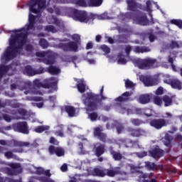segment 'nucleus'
Listing matches in <instances>:
<instances>
[{
	"mask_svg": "<svg viewBox=\"0 0 182 182\" xmlns=\"http://www.w3.org/2000/svg\"><path fill=\"white\" fill-rule=\"evenodd\" d=\"M31 31H34L33 24L29 23L26 29L15 30L11 33V38L9 40V46L6 48L4 53L1 55V60L4 62H9L18 55H22V48L26 46L27 35L31 33Z\"/></svg>",
	"mask_w": 182,
	"mask_h": 182,
	"instance_id": "1",
	"label": "nucleus"
},
{
	"mask_svg": "<svg viewBox=\"0 0 182 182\" xmlns=\"http://www.w3.org/2000/svg\"><path fill=\"white\" fill-rule=\"evenodd\" d=\"M56 85H58V80L55 77H51L44 80V83L41 82L39 80H35L33 81V85H31V82H16V84L11 85V90L15 89H19V90H24L25 95H43V92H41L38 89L43 87L44 89L52 88L54 90L58 89Z\"/></svg>",
	"mask_w": 182,
	"mask_h": 182,
	"instance_id": "2",
	"label": "nucleus"
},
{
	"mask_svg": "<svg viewBox=\"0 0 182 182\" xmlns=\"http://www.w3.org/2000/svg\"><path fill=\"white\" fill-rule=\"evenodd\" d=\"M46 1H48V5L50 6L47 9L48 12H50V14H53L54 10L58 14V9L53 5V2L55 4H65V1L63 0H55V1L53 0H30L28 4L29 11L36 16L31 14L28 15L29 23H36L38 21L41 22L42 20L41 16H42V13L46 7Z\"/></svg>",
	"mask_w": 182,
	"mask_h": 182,
	"instance_id": "3",
	"label": "nucleus"
},
{
	"mask_svg": "<svg viewBox=\"0 0 182 182\" xmlns=\"http://www.w3.org/2000/svg\"><path fill=\"white\" fill-rule=\"evenodd\" d=\"M96 99H97V95L92 92L84 94L82 97V100L86 106L88 117L92 122L97 120V114L96 112H92L97 109V100Z\"/></svg>",
	"mask_w": 182,
	"mask_h": 182,
	"instance_id": "4",
	"label": "nucleus"
},
{
	"mask_svg": "<svg viewBox=\"0 0 182 182\" xmlns=\"http://www.w3.org/2000/svg\"><path fill=\"white\" fill-rule=\"evenodd\" d=\"M11 114H13V117L9 116L8 114H3L4 120H5V122H11V120H14V119H16V120H19L21 119H28V120H30V122L32 123L36 122V119H35V113H28V112L23 109H18L17 112L12 111Z\"/></svg>",
	"mask_w": 182,
	"mask_h": 182,
	"instance_id": "5",
	"label": "nucleus"
},
{
	"mask_svg": "<svg viewBox=\"0 0 182 182\" xmlns=\"http://www.w3.org/2000/svg\"><path fill=\"white\" fill-rule=\"evenodd\" d=\"M28 170L33 174H38L36 179L41 182H55V181L49 178L50 177V170H43L41 167H36L33 165L28 164Z\"/></svg>",
	"mask_w": 182,
	"mask_h": 182,
	"instance_id": "6",
	"label": "nucleus"
},
{
	"mask_svg": "<svg viewBox=\"0 0 182 182\" xmlns=\"http://www.w3.org/2000/svg\"><path fill=\"white\" fill-rule=\"evenodd\" d=\"M132 49L135 52V53H144L146 52H150L151 49L149 47H139L136 46L132 48V46H125L126 56L119 54L117 56V63L118 65H125L127 63V58H129V53H130Z\"/></svg>",
	"mask_w": 182,
	"mask_h": 182,
	"instance_id": "7",
	"label": "nucleus"
},
{
	"mask_svg": "<svg viewBox=\"0 0 182 182\" xmlns=\"http://www.w3.org/2000/svg\"><path fill=\"white\" fill-rule=\"evenodd\" d=\"M71 38L74 42H70L67 44L61 43L58 46H55V48H60L65 52H77L80 45V35L73 34L71 36Z\"/></svg>",
	"mask_w": 182,
	"mask_h": 182,
	"instance_id": "8",
	"label": "nucleus"
},
{
	"mask_svg": "<svg viewBox=\"0 0 182 182\" xmlns=\"http://www.w3.org/2000/svg\"><path fill=\"white\" fill-rule=\"evenodd\" d=\"M88 172V176H97L98 177H105V176H108V177H114L117 174H126L124 172H120V168L116 167L114 169H100L95 168L92 171L87 169Z\"/></svg>",
	"mask_w": 182,
	"mask_h": 182,
	"instance_id": "9",
	"label": "nucleus"
},
{
	"mask_svg": "<svg viewBox=\"0 0 182 182\" xmlns=\"http://www.w3.org/2000/svg\"><path fill=\"white\" fill-rule=\"evenodd\" d=\"M132 62L135 66L139 69H150V68H157V61L153 58H134Z\"/></svg>",
	"mask_w": 182,
	"mask_h": 182,
	"instance_id": "10",
	"label": "nucleus"
},
{
	"mask_svg": "<svg viewBox=\"0 0 182 182\" xmlns=\"http://www.w3.org/2000/svg\"><path fill=\"white\" fill-rule=\"evenodd\" d=\"M37 58L46 65H53L56 54L52 51H40L36 53Z\"/></svg>",
	"mask_w": 182,
	"mask_h": 182,
	"instance_id": "11",
	"label": "nucleus"
},
{
	"mask_svg": "<svg viewBox=\"0 0 182 182\" xmlns=\"http://www.w3.org/2000/svg\"><path fill=\"white\" fill-rule=\"evenodd\" d=\"M0 144L1 146H9L10 147H20L19 149L14 151L17 153H23V147H28L30 145L29 142L16 141L15 139L11 141L0 140Z\"/></svg>",
	"mask_w": 182,
	"mask_h": 182,
	"instance_id": "12",
	"label": "nucleus"
},
{
	"mask_svg": "<svg viewBox=\"0 0 182 182\" xmlns=\"http://www.w3.org/2000/svg\"><path fill=\"white\" fill-rule=\"evenodd\" d=\"M70 16L74 19V21H77L78 22H84L87 23L90 21L89 16H87V13L83 11H78L77 9H73L70 10Z\"/></svg>",
	"mask_w": 182,
	"mask_h": 182,
	"instance_id": "13",
	"label": "nucleus"
},
{
	"mask_svg": "<svg viewBox=\"0 0 182 182\" xmlns=\"http://www.w3.org/2000/svg\"><path fill=\"white\" fill-rule=\"evenodd\" d=\"M6 165L9 166L11 169L8 168H1V171L2 173L8 174V176H17V174L22 173V167H21V164L16 163H7Z\"/></svg>",
	"mask_w": 182,
	"mask_h": 182,
	"instance_id": "14",
	"label": "nucleus"
},
{
	"mask_svg": "<svg viewBox=\"0 0 182 182\" xmlns=\"http://www.w3.org/2000/svg\"><path fill=\"white\" fill-rule=\"evenodd\" d=\"M13 129L14 132H18V133H23V134H29V128L28 127V124L26 122H18L13 124L12 126L5 127V130H11Z\"/></svg>",
	"mask_w": 182,
	"mask_h": 182,
	"instance_id": "15",
	"label": "nucleus"
},
{
	"mask_svg": "<svg viewBox=\"0 0 182 182\" xmlns=\"http://www.w3.org/2000/svg\"><path fill=\"white\" fill-rule=\"evenodd\" d=\"M76 5L79 6H100L102 4H103V0H88L87 2L85 1V0H77L75 2Z\"/></svg>",
	"mask_w": 182,
	"mask_h": 182,
	"instance_id": "16",
	"label": "nucleus"
},
{
	"mask_svg": "<svg viewBox=\"0 0 182 182\" xmlns=\"http://www.w3.org/2000/svg\"><path fill=\"white\" fill-rule=\"evenodd\" d=\"M16 66V64H12L11 65L9 66L0 65V79L4 77V75L7 74L9 76L13 75Z\"/></svg>",
	"mask_w": 182,
	"mask_h": 182,
	"instance_id": "17",
	"label": "nucleus"
},
{
	"mask_svg": "<svg viewBox=\"0 0 182 182\" xmlns=\"http://www.w3.org/2000/svg\"><path fill=\"white\" fill-rule=\"evenodd\" d=\"M139 80L142 83H144V86H156V85H159V79L151 78V77L139 75Z\"/></svg>",
	"mask_w": 182,
	"mask_h": 182,
	"instance_id": "18",
	"label": "nucleus"
},
{
	"mask_svg": "<svg viewBox=\"0 0 182 182\" xmlns=\"http://www.w3.org/2000/svg\"><path fill=\"white\" fill-rule=\"evenodd\" d=\"M125 18L124 19H133L134 22H138L139 23H149V20L145 15L142 16H133L129 13L124 15Z\"/></svg>",
	"mask_w": 182,
	"mask_h": 182,
	"instance_id": "19",
	"label": "nucleus"
},
{
	"mask_svg": "<svg viewBox=\"0 0 182 182\" xmlns=\"http://www.w3.org/2000/svg\"><path fill=\"white\" fill-rule=\"evenodd\" d=\"M44 70L43 68H40L38 70L32 69L31 66H26L24 70H23V75H26L27 76H35V75H41V73H43Z\"/></svg>",
	"mask_w": 182,
	"mask_h": 182,
	"instance_id": "20",
	"label": "nucleus"
},
{
	"mask_svg": "<svg viewBox=\"0 0 182 182\" xmlns=\"http://www.w3.org/2000/svg\"><path fill=\"white\" fill-rule=\"evenodd\" d=\"M149 124L152 127H154L155 129H157L159 130L161 129V127H164V126H167V122H166V120L163 119H152L149 122Z\"/></svg>",
	"mask_w": 182,
	"mask_h": 182,
	"instance_id": "21",
	"label": "nucleus"
},
{
	"mask_svg": "<svg viewBox=\"0 0 182 182\" xmlns=\"http://www.w3.org/2000/svg\"><path fill=\"white\" fill-rule=\"evenodd\" d=\"M48 151L50 154H56L58 157H62V156H65V151H63V149L60 147H55L53 146H50L48 148Z\"/></svg>",
	"mask_w": 182,
	"mask_h": 182,
	"instance_id": "22",
	"label": "nucleus"
},
{
	"mask_svg": "<svg viewBox=\"0 0 182 182\" xmlns=\"http://www.w3.org/2000/svg\"><path fill=\"white\" fill-rule=\"evenodd\" d=\"M164 83H167V85H171V87L173 89H178V90H181V82L178 80H164Z\"/></svg>",
	"mask_w": 182,
	"mask_h": 182,
	"instance_id": "23",
	"label": "nucleus"
},
{
	"mask_svg": "<svg viewBox=\"0 0 182 182\" xmlns=\"http://www.w3.org/2000/svg\"><path fill=\"white\" fill-rule=\"evenodd\" d=\"M149 156L154 159H160V157L164 156V151L156 148V149L149 151Z\"/></svg>",
	"mask_w": 182,
	"mask_h": 182,
	"instance_id": "24",
	"label": "nucleus"
},
{
	"mask_svg": "<svg viewBox=\"0 0 182 182\" xmlns=\"http://www.w3.org/2000/svg\"><path fill=\"white\" fill-rule=\"evenodd\" d=\"M153 95L151 94H144L139 96L138 102L141 103V105H147V103H150V100Z\"/></svg>",
	"mask_w": 182,
	"mask_h": 182,
	"instance_id": "25",
	"label": "nucleus"
},
{
	"mask_svg": "<svg viewBox=\"0 0 182 182\" xmlns=\"http://www.w3.org/2000/svg\"><path fill=\"white\" fill-rule=\"evenodd\" d=\"M102 127H97L94 131V136L97 137L101 141H106V135L102 133Z\"/></svg>",
	"mask_w": 182,
	"mask_h": 182,
	"instance_id": "26",
	"label": "nucleus"
},
{
	"mask_svg": "<svg viewBox=\"0 0 182 182\" xmlns=\"http://www.w3.org/2000/svg\"><path fill=\"white\" fill-rule=\"evenodd\" d=\"M93 151L97 157H100V156H102V154L105 153V146L101 144H97L95 146Z\"/></svg>",
	"mask_w": 182,
	"mask_h": 182,
	"instance_id": "27",
	"label": "nucleus"
},
{
	"mask_svg": "<svg viewBox=\"0 0 182 182\" xmlns=\"http://www.w3.org/2000/svg\"><path fill=\"white\" fill-rule=\"evenodd\" d=\"M61 110L62 112L65 110L70 117H75V116H76V109L72 106H65L64 108H62Z\"/></svg>",
	"mask_w": 182,
	"mask_h": 182,
	"instance_id": "28",
	"label": "nucleus"
},
{
	"mask_svg": "<svg viewBox=\"0 0 182 182\" xmlns=\"http://www.w3.org/2000/svg\"><path fill=\"white\" fill-rule=\"evenodd\" d=\"M77 87L80 93H84V92L86 91V89H87V87H86V83L85 82V80L83 79L77 81Z\"/></svg>",
	"mask_w": 182,
	"mask_h": 182,
	"instance_id": "29",
	"label": "nucleus"
},
{
	"mask_svg": "<svg viewBox=\"0 0 182 182\" xmlns=\"http://www.w3.org/2000/svg\"><path fill=\"white\" fill-rule=\"evenodd\" d=\"M0 153H4L5 158L10 159H14V160H19V159L15 156L12 152L11 151H6L5 152V148L0 147Z\"/></svg>",
	"mask_w": 182,
	"mask_h": 182,
	"instance_id": "30",
	"label": "nucleus"
},
{
	"mask_svg": "<svg viewBox=\"0 0 182 182\" xmlns=\"http://www.w3.org/2000/svg\"><path fill=\"white\" fill-rule=\"evenodd\" d=\"M117 112H118L119 113H122V114L124 113L130 114V113H132V109H129L127 106L122 105V104H119L117 107Z\"/></svg>",
	"mask_w": 182,
	"mask_h": 182,
	"instance_id": "31",
	"label": "nucleus"
},
{
	"mask_svg": "<svg viewBox=\"0 0 182 182\" xmlns=\"http://www.w3.org/2000/svg\"><path fill=\"white\" fill-rule=\"evenodd\" d=\"M55 134L59 137H63V125L58 124L55 127Z\"/></svg>",
	"mask_w": 182,
	"mask_h": 182,
	"instance_id": "32",
	"label": "nucleus"
},
{
	"mask_svg": "<svg viewBox=\"0 0 182 182\" xmlns=\"http://www.w3.org/2000/svg\"><path fill=\"white\" fill-rule=\"evenodd\" d=\"M129 96H132V92H126L121 97H119L115 100L116 102H126L129 100Z\"/></svg>",
	"mask_w": 182,
	"mask_h": 182,
	"instance_id": "33",
	"label": "nucleus"
},
{
	"mask_svg": "<svg viewBox=\"0 0 182 182\" xmlns=\"http://www.w3.org/2000/svg\"><path fill=\"white\" fill-rule=\"evenodd\" d=\"M128 5V11H136V9L139 7V5L136 4L133 1L128 0L127 1Z\"/></svg>",
	"mask_w": 182,
	"mask_h": 182,
	"instance_id": "34",
	"label": "nucleus"
},
{
	"mask_svg": "<svg viewBox=\"0 0 182 182\" xmlns=\"http://www.w3.org/2000/svg\"><path fill=\"white\" fill-rule=\"evenodd\" d=\"M129 132H131V134L134 137H139L144 134V131L141 129H129Z\"/></svg>",
	"mask_w": 182,
	"mask_h": 182,
	"instance_id": "35",
	"label": "nucleus"
},
{
	"mask_svg": "<svg viewBox=\"0 0 182 182\" xmlns=\"http://www.w3.org/2000/svg\"><path fill=\"white\" fill-rule=\"evenodd\" d=\"M48 70L50 75H59L60 73V69L55 66H50Z\"/></svg>",
	"mask_w": 182,
	"mask_h": 182,
	"instance_id": "36",
	"label": "nucleus"
},
{
	"mask_svg": "<svg viewBox=\"0 0 182 182\" xmlns=\"http://www.w3.org/2000/svg\"><path fill=\"white\" fill-rule=\"evenodd\" d=\"M50 127L48 125H43V126H40L36 127L34 129V132H36V133H42L43 132H45V130H49Z\"/></svg>",
	"mask_w": 182,
	"mask_h": 182,
	"instance_id": "37",
	"label": "nucleus"
},
{
	"mask_svg": "<svg viewBox=\"0 0 182 182\" xmlns=\"http://www.w3.org/2000/svg\"><path fill=\"white\" fill-rule=\"evenodd\" d=\"M109 151L115 161L122 160V154H120V153L115 152L112 149L109 150Z\"/></svg>",
	"mask_w": 182,
	"mask_h": 182,
	"instance_id": "38",
	"label": "nucleus"
},
{
	"mask_svg": "<svg viewBox=\"0 0 182 182\" xmlns=\"http://www.w3.org/2000/svg\"><path fill=\"white\" fill-rule=\"evenodd\" d=\"M48 107H55L56 103V96H51L48 100Z\"/></svg>",
	"mask_w": 182,
	"mask_h": 182,
	"instance_id": "39",
	"label": "nucleus"
},
{
	"mask_svg": "<svg viewBox=\"0 0 182 182\" xmlns=\"http://www.w3.org/2000/svg\"><path fill=\"white\" fill-rule=\"evenodd\" d=\"M164 102L165 107H167L168 106H171V103H173V100L168 96H164L163 99Z\"/></svg>",
	"mask_w": 182,
	"mask_h": 182,
	"instance_id": "40",
	"label": "nucleus"
},
{
	"mask_svg": "<svg viewBox=\"0 0 182 182\" xmlns=\"http://www.w3.org/2000/svg\"><path fill=\"white\" fill-rule=\"evenodd\" d=\"M163 141L164 144L168 147V146H170V144L171 143V136H170L168 134H166Z\"/></svg>",
	"mask_w": 182,
	"mask_h": 182,
	"instance_id": "41",
	"label": "nucleus"
},
{
	"mask_svg": "<svg viewBox=\"0 0 182 182\" xmlns=\"http://www.w3.org/2000/svg\"><path fill=\"white\" fill-rule=\"evenodd\" d=\"M97 19H100V21H106L107 19H111L112 17L109 16L107 13H104L102 14H100L97 16Z\"/></svg>",
	"mask_w": 182,
	"mask_h": 182,
	"instance_id": "42",
	"label": "nucleus"
},
{
	"mask_svg": "<svg viewBox=\"0 0 182 182\" xmlns=\"http://www.w3.org/2000/svg\"><path fill=\"white\" fill-rule=\"evenodd\" d=\"M135 86L136 84L133 83L130 80H125V87H127V89H134Z\"/></svg>",
	"mask_w": 182,
	"mask_h": 182,
	"instance_id": "43",
	"label": "nucleus"
},
{
	"mask_svg": "<svg viewBox=\"0 0 182 182\" xmlns=\"http://www.w3.org/2000/svg\"><path fill=\"white\" fill-rule=\"evenodd\" d=\"M181 46H182V41L178 42V43H177L176 41H172L171 43L169 48H171V49H173L174 48H181Z\"/></svg>",
	"mask_w": 182,
	"mask_h": 182,
	"instance_id": "44",
	"label": "nucleus"
},
{
	"mask_svg": "<svg viewBox=\"0 0 182 182\" xmlns=\"http://www.w3.org/2000/svg\"><path fill=\"white\" fill-rule=\"evenodd\" d=\"M145 167L148 170H154V168H156V164L151 162H145Z\"/></svg>",
	"mask_w": 182,
	"mask_h": 182,
	"instance_id": "45",
	"label": "nucleus"
},
{
	"mask_svg": "<svg viewBox=\"0 0 182 182\" xmlns=\"http://www.w3.org/2000/svg\"><path fill=\"white\" fill-rule=\"evenodd\" d=\"M77 164H81L80 168H86L90 164V162L89 161H84L83 162L77 161Z\"/></svg>",
	"mask_w": 182,
	"mask_h": 182,
	"instance_id": "46",
	"label": "nucleus"
},
{
	"mask_svg": "<svg viewBox=\"0 0 182 182\" xmlns=\"http://www.w3.org/2000/svg\"><path fill=\"white\" fill-rule=\"evenodd\" d=\"M70 182H99V181H92V180H87V181H80V178H77V176H75L73 178Z\"/></svg>",
	"mask_w": 182,
	"mask_h": 182,
	"instance_id": "47",
	"label": "nucleus"
},
{
	"mask_svg": "<svg viewBox=\"0 0 182 182\" xmlns=\"http://www.w3.org/2000/svg\"><path fill=\"white\" fill-rule=\"evenodd\" d=\"M154 103L157 106H161L163 105V100L159 97H154Z\"/></svg>",
	"mask_w": 182,
	"mask_h": 182,
	"instance_id": "48",
	"label": "nucleus"
},
{
	"mask_svg": "<svg viewBox=\"0 0 182 182\" xmlns=\"http://www.w3.org/2000/svg\"><path fill=\"white\" fill-rule=\"evenodd\" d=\"M40 46L43 48V49H46L48 46H49V44L48 43V41L45 39H41L40 40Z\"/></svg>",
	"mask_w": 182,
	"mask_h": 182,
	"instance_id": "49",
	"label": "nucleus"
},
{
	"mask_svg": "<svg viewBox=\"0 0 182 182\" xmlns=\"http://www.w3.org/2000/svg\"><path fill=\"white\" fill-rule=\"evenodd\" d=\"M46 31H47L48 32H52V33H56V32H58V30H56V28L53 26H47L46 28Z\"/></svg>",
	"mask_w": 182,
	"mask_h": 182,
	"instance_id": "50",
	"label": "nucleus"
},
{
	"mask_svg": "<svg viewBox=\"0 0 182 182\" xmlns=\"http://www.w3.org/2000/svg\"><path fill=\"white\" fill-rule=\"evenodd\" d=\"M145 11H146V12H151V11H153L151 9V1H146V6L145 8Z\"/></svg>",
	"mask_w": 182,
	"mask_h": 182,
	"instance_id": "51",
	"label": "nucleus"
},
{
	"mask_svg": "<svg viewBox=\"0 0 182 182\" xmlns=\"http://www.w3.org/2000/svg\"><path fill=\"white\" fill-rule=\"evenodd\" d=\"M27 100H31L34 102H41L42 97H28Z\"/></svg>",
	"mask_w": 182,
	"mask_h": 182,
	"instance_id": "52",
	"label": "nucleus"
},
{
	"mask_svg": "<svg viewBox=\"0 0 182 182\" xmlns=\"http://www.w3.org/2000/svg\"><path fill=\"white\" fill-rule=\"evenodd\" d=\"M132 123L134 124V126H140L143 122L139 120L138 119H134L132 120Z\"/></svg>",
	"mask_w": 182,
	"mask_h": 182,
	"instance_id": "53",
	"label": "nucleus"
},
{
	"mask_svg": "<svg viewBox=\"0 0 182 182\" xmlns=\"http://www.w3.org/2000/svg\"><path fill=\"white\" fill-rule=\"evenodd\" d=\"M101 49L105 52V53H110V48L106 45L102 46Z\"/></svg>",
	"mask_w": 182,
	"mask_h": 182,
	"instance_id": "54",
	"label": "nucleus"
},
{
	"mask_svg": "<svg viewBox=\"0 0 182 182\" xmlns=\"http://www.w3.org/2000/svg\"><path fill=\"white\" fill-rule=\"evenodd\" d=\"M136 156L139 158V159H143V157H146V156H147V152L146 151H143L141 153H137Z\"/></svg>",
	"mask_w": 182,
	"mask_h": 182,
	"instance_id": "55",
	"label": "nucleus"
},
{
	"mask_svg": "<svg viewBox=\"0 0 182 182\" xmlns=\"http://www.w3.org/2000/svg\"><path fill=\"white\" fill-rule=\"evenodd\" d=\"M124 130V128H123V126L118 125L117 127V132L118 134H120V133H123Z\"/></svg>",
	"mask_w": 182,
	"mask_h": 182,
	"instance_id": "56",
	"label": "nucleus"
},
{
	"mask_svg": "<svg viewBox=\"0 0 182 182\" xmlns=\"http://www.w3.org/2000/svg\"><path fill=\"white\" fill-rule=\"evenodd\" d=\"M168 62H169V63H171L173 70H174V72H176V65H173V58H171V55L169 56Z\"/></svg>",
	"mask_w": 182,
	"mask_h": 182,
	"instance_id": "57",
	"label": "nucleus"
},
{
	"mask_svg": "<svg viewBox=\"0 0 182 182\" xmlns=\"http://www.w3.org/2000/svg\"><path fill=\"white\" fill-rule=\"evenodd\" d=\"M163 93H164V90H163V87H159L156 91V95H163Z\"/></svg>",
	"mask_w": 182,
	"mask_h": 182,
	"instance_id": "58",
	"label": "nucleus"
},
{
	"mask_svg": "<svg viewBox=\"0 0 182 182\" xmlns=\"http://www.w3.org/2000/svg\"><path fill=\"white\" fill-rule=\"evenodd\" d=\"M151 112H152L151 109H146L144 111V114L146 116H148V117H149L151 116Z\"/></svg>",
	"mask_w": 182,
	"mask_h": 182,
	"instance_id": "59",
	"label": "nucleus"
},
{
	"mask_svg": "<svg viewBox=\"0 0 182 182\" xmlns=\"http://www.w3.org/2000/svg\"><path fill=\"white\" fill-rule=\"evenodd\" d=\"M126 147H136L137 146V142L130 141L128 145H125Z\"/></svg>",
	"mask_w": 182,
	"mask_h": 182,
	"instance_id": "60",
	"label": "nucleus"
},
{
	"mask_svg": "<svg viewBox=\"0 0 182 182\" xmlns=\"http://www.w3.org/2000/svg\"><path fill=\"white\" fill-rule=\"evenodd\" d=\"M50 143H51V144H59V142L58 141V140H56L54 137H51L50 139Z\"/></svg>",
	"mask_w": 182,
	"mask_h": 182,
	"instance_id": "61",
	"label": "nucleus"
},
{
	"mask_svg": "<svg viewBox=\"0 0 182 182\" xmlns=\"http://www.w3.org/2000/svg\"><path fill=\"white\" fill-rule=\"evenodd\" d=\"M86 60L90 65H96V60L86 58Z\"/></svg>",
	"mask_w": 182,
	"mask_h": 182,
	"instance_id": "62",
	"label": "nucleus"
},
{
	"mask_svg": "<svg viewBox=\"0 0 182 182\" xmlns=\"http://www.w3.org/2000/svg\"><path fill=\"white\" fill-rule=\"evenodd\" d=\"M33 106H36L38 109L43 107V102L32 103Z\"/></svg>",
	"mask_w": 182,
	"mask_h": 182,
	"instance_id": "63",
	"label": "nucleus"
},
{
	"mask_svg": "<svg viewBox=\"0 0 182 182\" xmlns=\"http://www.w3.org/2000/svg\"><path fill=\"white\" fill-rule=\"evenodd\" d=\"M170 23H182V21L180 19H172L170 21Z\"/></svg>",
	"mask_w": 182,
	"mask_h": 182,
	"instance_id": "64",
	"label": "nucleus"
}]
</instances>
